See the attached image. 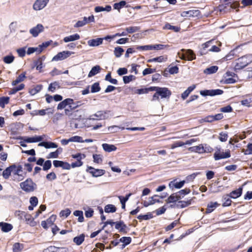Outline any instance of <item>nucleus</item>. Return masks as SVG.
I'll return each mask as SVG.
<instances>
[{"mask_svg": "<svg viewBox=\"0 0 252 252\" xmlns=\"http://www.w3.org/2000/svg\"><path fill=\"white\" fill-rule=\"evenodd\" d=\"M252 62V54H247L237 59L235 61L234 68L240 70Z\"/></svg>", "mask_w": 252, "mask_h": 252, "instance_id": "obj_1", "label": "nucleus"}, {"mask_svg": "<svg viewBox=\"0 0 252 252\" xmlns=\"http://www.w3.org/2000/svg\"><path fill=\"white\" fill-rule=\"evenodd\" d=\"M21 188L27 192L33 191L36 188V185L30 178L20 183Z\"/></svg>", "mask_w": 252, "mask_h": 252, "instance_id": "obj_2", "label": "nucleus"}, {"mask_svg": "<svg viewBox=\"0 0 252 252\" xmlns=\"http://www.w3.org/2000/svg\"><path fill=\"white\" fill-rule=\"evenodd\" d=\"M215 150L216 151L214 154V158L215 160L227 158H230L231 156L229 150H228L226 152H221L220 148L218 147H216Z\"/></svg>", "mask_w": 252, "mask_h": 252, "instance_id": "obj_3", "label": "nucleus"}, {"mask_svg": "<svg viewBox=\"0 0 252 252\" xmlns=\"http://www.w3.org/2000/svg\"><path fill=\"white\" fill-rule=\"evenodd\" d=\"M183 52L180 58L184 60L192 61L196 59V56L193 51L191 49H182Z\"/></svg>", "mask_w": 252, "mask_h": 252, "instance_id": "obj_4", "label": "nucleus"}, {"mask_svg": "<svg viewBox=\"0 0 252 252\" xmlns=\"http://www.w3.org/2000/svg\"><path fill=\"white\" fill-rule=\"evenodd\" d=\"M75 53L69 51H64L63 52H59L56 56H55L53 59V61H59L64 60L71 55L74 54Z\"/></svg>", "mask_w": 252, "mask_h": 252, "instance_id": "obj_5", "label": "nucleus"}, {"mask_svg": "<svg viewBox=\"0 0 252 252\" xmlns=\"http://www.w3.org/2000/svg\"><path fill=\"white\" fill-rule=\"evenodd\" d=\"M49 0H36L33 4V9L38 11L43 9L47 5Z\"/></svg>", "mask_w": 252, "mask_h": 252, "instance_id": "obj_6", "label": "nucleus"}, {"mask_svg": "<svg viewBox=\"0 0 252 252\" xmlns=\"http://www.w3.org/2000/svg\"><path fill=\"white\" fill-rule=\"evenodd\" d=\"M87 171L91 173L93 177H97L101 176L105 174V170L102 169H94V168L89 166L87 169Z\"/></svg>", "mask_w": 252, "mask_h": 252, "instance_id": "obj_7", "label": "nucleus"}, {"mask_svg": "<svg viewBox=\"0 0 252 252\" xmlns=\"http://www.w3.org/2000/svg\"><path fill=\"white\" fill-rule=\"evenodd\" d=\"M43 252H68V250L64 247H57L51 246L44 249Z\"/></svg>", "mask_w": 252, "mask_h": 252, "instance_id": "obj_8", "label": "nucleus"}, {"mask_svg": "<svg viewBox=\"0 0 252 252\" xmlns=\"http://www.w3.org/2000/svg\"><path fill=\"white\" fill-rule=\"evenodd\" d=\"M44 30V27L42 25L39 24L36 26L33 27L30 30V33L32 34L33 37L38 36L39 33L42 32Z\"/></svg>", "mask_w": 252, "mask_h": 252, "instance_id": "obj_9", "label": "nucleus"}, {"mask_svg": "<svg viewBox=\"0 0 252 252\" xmlns=\"http://www.w3.org/2000/svg\"><path fill=\"white\" fill-rule=\"evenodd\" d=\"M158 93L160 96L161 98L169 97L171 94V91L167 88L159 87Z\"/></svg>", "mask_w": 252, "mask_h": 252, "instance_id": "obj_10", "label": "nucleus"}, {"mask_svg": "<svg viewBox=\"0 0 252 252\" xmlns=\"http://www.w3.org/2000/svg\"><path fill=\"white\" fill-rule=\"evenodd\" d=\"M72 103V98H66L63 101L60 102L57 106L58 110H62L63 109H65L68 105L71 104Z\"/></svg>", "mask_w": 252, "mask_h": 252, "instance_id": "obj_11", "label": "nucleus"}, {"mask_svg": "<svg viewBox=\"0 0 252 252\" xmlns=\"http://www.w3.org/2000/svg\"><path fill=\"white\" fill-rule=\"evenodd\" d=\"M72 103V98H66L63 101L60 102L57 106L58 110H62L63 109H65L68 105L71 104Z\"/></svg>", "mask_w": 252, "mask_h": 252, "instance_id": "obj_12", "label": "nucleus"}, {"mask_svg": "<svg viewBox=\"0 0 252 252\" xmlns=\"http://www.w3.org/2000/svg\"><path fill=\"white\" fill-rule=\"evenodd\" d=\"M15 168V164H12L10 166L8 167L7 168H6L2 172L3 177L5 179H7L8 178H9L11 172H13L14 168Z\"/></svg>", "mask_w": 252, "mask_h": 252, "instance_id": "obj_13", "label": "nucleus"}, {"mask_svg": "<svg viewBox=\"0 0 252 252\" xmlns=\"http://www.w3.org/2000/svg\"><path fill=\"white\" fill-rule=\"evenodd\" d=\"M81 106V104H77L75 103L73 99H72V103L70 105H68L66 108L64 110L65 114L66 115H69L71 112Z\"/></svg>", "mask_w": 252, "mask_h": 252, "instance_id": "obj_14", "label": "nucleus"}, {"mask_svg": "<svg viewBox=\"0 0 252 252\" xmlns=\"http://www.w3.org/2000/svg\"><path fill=\"white\" fill-rule=\"evenodd\" d=\"M103 38H97L96 39H93L88 41L87 43L89 46L95 47L99 46L102 43Z\"/></svg>", "mask_w": 252, "mask_h": 252, "instance_id": "obj_15", "label": "nucleus"}, {"mask_svg": "<svg viewBox=\"0 0 252 252\" xmlns=\"http://www.w3.org/2000/svg\"><path fill=\"white\" fill-rule=\"evenodd\" d=\"M80 36L78 33L70 35L67 36H65L63 38V40L64 42H69L71 41H74L79 39Z\"/></svg>", "mask_w": 252, "mask_h": 252, "instance_id": "obj_16", "label": "nucleus"}, {"mask_svg": "<svg viewBox=\"0 0 252 252\" xmlns=\"http://www.w3.org/2000/svg\"><path fill=\"white\" fill-rule=\"evenodd\" d=\"M103 149L106 152H111L115 151L117 150V147L114 145H110L107 143H103L102 145Z\"/></svg>", "mask_w": 252, "mask_h": 252, "instance_id": "obj_17", "label": "nucleus"}, {"mask_svg": "<svg viewBox=\"0 0 252 252\" xmlns=\"http://www.w3.org/2000/svg\"><path fill=\"white\" fill-rule=\"evenodd\" d=\"M158 195H155L149 198L148 201H145L143 202V205L144 207H148L149 205L154 204L156 202H159V201L156 198V197H158Z\"/></svg>", "mask_w": 252, "mask_h": 252, "instance_id": "obj_18", "label": "nucleus"}, {"mask_svg": "<svg viewBox=\"0 0 252 252\" xmlns=\"http://www.w3.org/2000/svg\"><path fill=\"white\" fill-rule=\"evenodd\" d=\"M38 146L44 147L46 149L56 148L58 147V145L56 143L51 142H42L39 143Z\"/></svg>", "mask_w": 252, "mask_h": 252, "instance_id": "obj_19", "label": "nucleus"}, {"mask_svg": "<svg viewBox=\"0 0 252 252\" xmlns=\"http://www.w3.org/2000/svg\"><path fill=\"white\" fill-rule=\"evenodd\" d=\"M185 183V181H182L180 182L177 183H175L174 181H171L169 184V187L172 189L173 188H175L176 189H180L184 186Z\"/></svg>", "mask_w": 252, "mask_h": 252, "instance_id": "obj_20", "label": "nucleus"}, {"mask_svg": "<svg viewBox=\"0 0 252 252\" xmlns=\"http://www.w3.org/2000/svg\"><path fill=\"white\" fill-rule=\"evenodd\" d=\"M85 237V234H81L79 236L75 237L73 238V241L77 246H80L84 241Z\"/></svg>", "mask_w": 252, "mask_h": 252, "instance_id": "obj_21", "label": "nucleus"}, {"mask_svg": "<svg viewBox=\"0 0 252 252\" xmlns=\"http://www.w3.org/2000/svg\"><path fill=\"white\" fill-rule=\"evenodd\" d=\"M0 226L1 227V230L4 232H8L11 231L13 228V226L10 223L6 222H1Z\"/></svg>", "mask_w": 252, "mask_h": 252, "instance_id": "obj_22", "label": "nucleus"}, {"mask_svg": "<svg viewBox=\"0 0 252 252\" xmlns=\"http://www.w3.org/2000/svg\"><path fill=\"white\" fill-rule=\"evenodd\" d=\"M243 190L242 187H240L237 189L232 191L229 195L231 198H236L240 196L242 194Z\"/></svg>", "mask_w": 252, "mask_h": 252, "instance_id": "obj_23", "label": "nucleus"}, {"mask_svg": "<svg viewBox=\"0 0 252 252\" xmlns=\"http://www.w3.org/2000/svg\"><path fill=\"white\" fill-rule=\"evenodd\" d=\"M100 70H101V67L99 65H96L93 67L89 73L88 77H91L92 76H94L95 75H96V74L99 73L100 72Z\"/></svg>", "mask_w": 252, "mask_h": 252, "instance_id": "obj_24", "label": "nucleus"}, {"mask_svg": "<svg viewBox=\"0 0 252 252\" xmlns=\"http://www.w3.org/2000/svg\"><path fill=\"white\" fill-rule=\"evenodd\" d=\"M22 166L21 165H18L17 166L16 165V168H14L13 173L14 175L18 176L19 177H21V178H19L18 179V181H20L23 179V176L21 175V173L22 172Z\"/></svg>", "mask_w": 252, "mask_h": 252, "instance_id": "obj_25", "label": "nucleus"}, {"mask_svg": "<svg viewBox=\"0 0 252 252\" xmlns=\"http://www.w3.org/2000/svg\"><path fill=\"white\" fill-rule=\"evenodd\" d=\"M24 217L28 224H30L31 226H34L35 225V222L33 220V218L30 214L25 212Z\"/></svg>", "mask_w": 252, "mask_h": 252, "instance_id": "obj_26", "label": "nucleus"}, {"mask_svg": "<svg viewBox=\"0 0 252 252\" xmlns=\"http://www.w3.org/2000/svg\"><path fill=\"white\" fill-rule=\"evenodd\" d=\"M43 137L41 136H36L32 137H29L25 140L27 143H33L41 141L43 140Z\"/></svg>", "mask_w": 252, "mask_h": 252, "instance_id": "obj_27", "label": "nucleus"}, {"mask_svg": "<svg viewBox=\"0 0 252 252\" xmlns=\"http://www.w3.org/2000/svg\"><path fill=\"white\" fill-rule=\"evenodd\" d=\"M181 199V196H178L177 193L172 194L167 199V203H173Z\"/></svg>", "mask_w": 252, "mask_h": 252, "instance_id": "obj_28", "label": "nucleus"}, {"mask_svg": "<svg viewBox=\"0 0 252 252\" xmlns=\"http://www.w3.org/2000/svg\"><path fill=\"white\" fill-rule=\"evenodd\" d=\"M189 150H190L191 152L198 153L199 154H203V144H199L198 146L190 147L189 148Z\"/></svg>", "mask_w": 252, "mask_h": 252, "instance_id": "obj_29", "label": "nucleus"}, {"mask_svg": "<svg viewBox=\"0 0 252 252\" xmlns=\"http://www.w3.org/2000/svg\"><path fill=\"white\" fill-rule=\"evenodd\" d=\"M26 78V72H24L20 75H19L18 77H17L15 80L13 81L12 82V85L13 86H15L19 83H20L23 81Z\"/></svg>", "mask_w": 252, "mask_h": 252, "instance_id": "obj_30", "label": "nucleus"}, {"mask_svg": "<svg viewBox=\"0 0 252 252\" xmlns=\"http://www.w3.org/2000/svg\"><path fill=\"white\" fill-rule=\"evenodd\" d=\"M219 206V204L217 202H211L209 204L206 209V213H211L215 208Z\"/></svg>", "mask_w": 252, "mask_h": 252, "instance_id": "obj_31", "label": "nucleus"}, {"mask_svg": "<svg viewBox=\"0 0 252 252\" xmlns=\"http://www.w3.org/2000/svg\"><path fill=\"white\" fill-rule=\"evenodd\" d=\"M163 29L170 30H172L175 32H178L180 30V28L177 27V26H172L170 24L167 23L163 27Z\"/></svg>", "mask_w": 252, "mask_h": 252, "instance_id": "obj_32", "label": "nucleus"}, {"mask_svg": "<svg viewBox=\"0 0 252 252\" xmlns=\"http://www.w3.org/2000/svg\"><path fill=\"white\" fill-rule=\"evenodd\" d=\"M111 10V6L110 5H107L105 7L102 6H96L94 8V11L95 12H99L103 11H106L109 12Z\"/></svg>", "mask_w": 252, "mask_h": 252, "instance_id": "obj_33", "label": "nucleus"}, {"mask_svg": "<svg viewBox=\"0 0 252 252\" xmlns=\"http://www.w3.org/2000/svg\"><path fill=\"white\" fill-rule=\"evenodd\" d=\"M104 211L107 213H114L116 211V208L114 205L108 204L105 206Z\"/></svg>", "mask_w": 252, "mask_h": 252, "instance_id": "obj_34", "label": "nucleus"}, {"mask_svg": "<svg viewBox=\"0 0 252 252\" xmlns=\"http://www.w3.org/2000/svg\"><path fill=\"white\" fill-rule=\"evenodd\" d=\"M131 193L127 194L126 197H122L121 196H119L120 202L122 204V208L125 209L126 207L125 203L128 200L129 197L131 196Z\"/></svg>", "mask_w": 252, "mask_h": 252, "instance_id": "obj_35", "label": "nucleus"}, {"mask_svg": "<svg viewBox=\"0 0 252 252\" xmlns=\"http://www.w3.org/2000/svg\"><path fill=\"white\" fill-rule=\"evenodd\" d=\"M42 52V49L41 47H29L27 50V54L28 55H30L31 54L33 53L34 52H37L38 53H40Z\"/></svg>", "mask_w": 252, "mask_h": 252, "instance_id": "obj_36", "label": "nucleus"}, {"mask_svg": "<svg viewBox=\"0 0 252 252\" xmlns=\"http://www.w3.org/2000/svg\"><path fill=\"white\" fill-rule=\"evenodd\" d=\"M73 215L76 217H78V221L79 222L84 221L83 213L82 211L76 210L73 212Z\"/></svg>", "mask_w": 252, "mask_h": 252, "instance_id": "obj_37", "label": "nucleus"}, {"mask_svg": "<svg viewBox=\"0 0 252 252\" xmlns=\"http://www.w3.org/2000/svg\"><path fill=\"white\" fill-rule=\"evenodd\" d=\"M15 57L12 55L6 56L3 57V61L7 64H10L13 62Z\"/></svg>", "mask_w": 252, "mask_h": 252, "instance_id": "obj_38", "label": "nucleus"}, {"mask_svg": "<svg viewBox=\"0 0 252 252\" xmlns=\"http://www.w3.org/2000/svg\"><path fill=\"white\" fill-rule=\"evenodd\" d=\"M60 88L59 84L58 82H54L51 83L48 87V90L52 92H54L57 89Z\"/></svg>", "mask_w": 252, "mask_h": 252, "instance_id": "obj_39", "label": "nucleus"}, {"mask_svg": "<svg viewBox=\"0 0 252 252\" xmlns=\"http://www.w3.org/2000/svg\"><path fill=\"white\" fill-rule=\"evenodd\" d=\"M23 249V245L19 243H16L13 246V252H20Z\"/></svg>", "mask_w": 252, "mask_h": 252, "instance_id": "obj_40", "label": "nucleus"}, {"mask_svg": "<svg viewBox=\"0 0 252 252\" xmlns=\"http://www.w3.org/2000/svg\"><path fill=\"white\" fill-rule=\"evenodd\" d=\"M105 113H106V112L102 111H98L96 113H95L94 115V116L97 117V118L95 119V118H93L92 119H93L94 120H97V119H99V120L104 119L105 118Z\"/></svg>", "mask_w": 252, "mask_h": 252, "instance_id": "obj_41", "label": "nucleus"}, {"mask_svg": "<svg viewBox=\"0 0 252 252\" xmlns=\"http://www.w3.org/2000/svg\"><path fill=\"white\" fill-rule=\"evenodd\" d=\"M218 67L217 66H212L210 67L207 68L204 70V73L206 74H212L217 71Z\"/></svg>", "mask_w": 252, "mask_h": 252, "instance_id": "obj_42", "label": "nucleus"}, {"mask_svg": "<svg viewBox=\"0 0 252 252\" xmlns=\"http://www.w3.org/2000/svg\"><path fill=\"white\" fill-rule=\"evenodd\" d=\"M131 241V239L129 237H123L120 239V241L123 243L122 248H124L126 245L129 244Z\"/></svg>", "mask_w": 252, "mask_h": 252, "instance_id": "obj_43", "label": "nucleus"}, {"mask_svg": "<svg viewBox=\"0 0 252 252\" xmlns=\"http://www.w3.org/2000/svg\"><path fill=\"white\" fill-rule=\"evenodd\" d=\"M85 210V215L86 218H91L94 215V210L93 209L87 207V208H84Z\"/></svg>", "mask_w": 252, "mask_h": 252, "instance_id": "obj_44", "label": "nucleus"}, {"mask_svg": "<svg viewBox=\"0 0 252 252\" xmlns=\"http://www.w3.org/2000/svg\"><path fill=\"white\" fill-rule=\"evenodd\" d=\"M9 100V97H0V106L3 108L5 107V105L8 103Z\"/></svg>", "mask_w": 252, "mask_h": 252, "instance_id": "obj_45", "label": "nucleus"}, {"mask_svg": "<svg viewBox=\"0 0 252 252\" xmlns=\"http://www.w3.org/2000/svg\"><path fill=\"white\" fill-rule=\"evenodd\" d=\"M100 90V87L98 82L94 83L91 86V92L92 93L98 92Z\"/></svg>", "mask_w": 252, "mask_h": 252, "instance_id": "obj_46", "label": "nucleus"}, {"mask_svg": "<svg viewBox=\"0 0 252 252\" xmlns=\"http://www.w3.org/2000/svg\"><path fill=\"white\" fill-rule=\"evenodd\" d=\"M124 52V50L121 47H117L115 48L114 52L117 58H119Z\"/></svg>", "mask_w": 252, "mask_h": 252, "instance_id": "obj_47", "label": "nucleus"}, {"mask_svg": "<svg viewBox=\"0 0 252 252\" xmlns=\"http://www.w3.org/2000/svg\"><path fill=\"white\" fill-rule=\"evenodd\" d=\"M42 88V85H37L34 88L30 91V93L31 95H34L40 92Z\"/></svg>", "mask_w": 252, "mask_h": 252, "instance_id": "obj_48", "label": "nucleus"}, {"mask_svg": "<svg viewBox=\"0 0 252 252\" xmlns=\"http://www.w3.org/2000/svg\"><path fill=\"white\" fill-rule=\"evenodd\" d=\"M218 9L220 12H223L224 13H226L230 11V9H228V6L226 3L225 4L219 5Z\"/></svg>", "mask_w": 252, "mask_h": 252, "instance_id": "obj_49", "label": "nucleus"}, {"mask_svg": "<svg viewBox=\"0 0 252 252\" xmlns=\"http://www.w3.org/2000/svg\"><path fill=\"white\" fill-rule=\"evenodd\" d=\"M153 218V215L151 213H149L146 215H140L137 217V219L140 220H148Z\"/></svg>", "mask_w": 252, "mask_h": 252, "instance_id": "obj_50", "label": "nucleus"}, {"mask_svg": "<svg viewBox=\"0 0 252 252\" xmlns=\"http://www.w3.org/2000/svg\"><path fill=\"white\" fill-rule=\"evenodd\" d=\"M191 200H192V199H189L187 201H179L178 202V206L181 208H185V207H187L190 204H191Z\"/></svg>", "mask_w": 252, "mask_h": 252, "instance_id": "obj_51", "label": "nucleus"}, {"mask_svg": "<svg viewBox=\"0 0 252 252\" xmlns=\"http://www.w3.org/2000/svg\"><path fill=\"white\" fill-rule=\"evenodd\" d=\"M123 78L124 83L127 84L129 83L130 81L135 80V76L132 75H130L129 76H125L123 77Z\"/></svg>", "mask_w": 252, "mask_h": 252, "instance_id": "obj_52", "label": "nucleus"}, {"mask_svg": "<svg viewBox=\"0 0 252 252\" xmlns=\"http://www.w3.org/2000/svg\"><path fill=\"white\" fill-rule=\"evenodd\" d=\"M69 141H70V142H80L83 143V138L79 136H74L71 137L69 139Z\"/></svg>", "mask_w": 252, "mask_h": 252, "instance_id": "obj_53", "label": "nucleus"}, {"mask_svg": "<svg viewBox=\"0 0 252 252\" xmlns=\"http://www.w3.org/2000/svg\"><path fill=\"white\" fill-rule=\"evenodd\" d=\"M126 2L125 0H122L118 3H115L114 4V8L117 10H120L122 7L125 6Z\"/></svg>", "mask_w": 252, "mask_h": 252, "instance_id": "obj_54", "label": "nucleus"}, {"mask_svg": "<svg viewBox=\"0 0 252 252\" xmlns=\"http://www.w3.org/2000/svg\"><path fill=\"white\" fill-rule=\"evenodd\" d=\"M230 197L229 195H228L223 197L224 202L222 204L223 206H229L231 205L232 201L230 199Z\"/></svg>", "mask_w": 252, "mask_h": 252, "instance_id": "obj_55", "label": "nucleus"}, {"mask_svg": "<svg viewBox=\"0 0 252 252\" xmlns=\"http://www.w3.org/2000/svg\"><path fill=\"white\" fill-rule=\"evenodd\" d=\"M226 4L228 6V9H230V10L231 9H236L239 7V3L237 1H235L232 3L227 2Z\"/></svg>", "mask_w": 252, "mask_h": 252, "instance_id": "obj_56", "label": "nucleus"}, {"mask_svg": "<svg viewBox=\"0 0 252 252\" xmlns=\"http://www.w3.org/2000/svg\"><path fill=\"white\" fill-rule=\"evenodd\" d=\"M190 192V189H182L180 191L177 192V194L178 196H181V198L183 197L185 195L189 193Z\"/></svg>", "mask_w": 252, "mask_h": 252, "instance_id": "obj_57", "label": "nucleus"}, {"mask_svg": "<svg viewBox=\"0 0 252 252\" xmlns=\"http://www.w3.org/2000/svg\"><path fill=\"white\" fill-rule=\"evenodd\" d=\"M52 166V163L51 160H48L44 162L43 166V170L44 171H47L50 169Z\"/></svg>", "mask_w": 252, "mask_h": 252, "instance_id": "obj_58", "label": "nucleus"}, {"mask_svg": "<svg viewBox=\"0 0 252 252\" xmlns=\"http://www.w3.org/2000/svg\"><path fill=\"white\" fill-rule=\"evenodd\" d=\"M126 30L129 33H132L139 31V28L138 27H130L126 28Z\"/></svg>", "mask_w": 252, "mask_h": 252, "instance_id": "obj_59", "label": "nucleus"}, {"mask_svg": "<svg viewBox=\"0 0 252 252\" xmlns=\"http://www.w3.org/2000/svg\"><path fill=\"white\" fill-rule=\"evenodd\" d=\"M203 153H210L213 152V149L209 145H207L206 144H203Z\"/></svg>", "mask_w": 252, "mask_h": 252, "instance_id": "obj_60", "label": "nucleus"}, {"mask_svg": "<svg viewBox=\"0 0 252 252\" xmlns=\"http://www.w3.org/2000/svg\"><path fill=\"white\" fill-rule=\"evenodd\" d=\"M228 137V134L226 133L221 132L220 133L219 139L221 142H225L227 140Z\"/></svg>", "mask_w": 252, "mask_h": 252, "instance_id": "obj_61", "label": "nucleus"}, {"mask_svg": "<svg viewBox=\"0 0 252 252\" xmlns=\"http://www.w3.org/2000/svg\"><path fill=\"white\" fill-rule=\"evenodd\" d=\"M34 66L36 67V69L37 70L40 71L41 68H42V61L39 59L35 61L34 63Z\"/></svg>", "mask_w": 252, "mask_h": 252, "instance_id": "obj_62", "label": "nucleus"}, {"mask_svg": "<svg viewBox=\"0 0 252 252\" xmlns=\"http://www.w3.org/2000/svg\"><path fill=\"white\" fill-rule=\"evenodd\" d=\"M94 161L97 163H101L102 161V156L100 155H93Z\"/></svg>", "mask_w": 252, "mask_h": 252, "instance_id": "obj_63", "label": "nucleus"}, {"mask_svg": "<svg viewBox=\"0 0 252 252\" xmlns=\"http://www.w3.org/2000/svg\"><path fill=\"white\" fill-rule=\"evenodd\" d=\"M26 47H23L19 48L17 50V52L18 54V56L20 57H24L26 55Z\"/></svg>", "mask_w": 252, "mask_h": 252, "instance_id": "obj_64", "label": "nucleus"}]
</instances>
